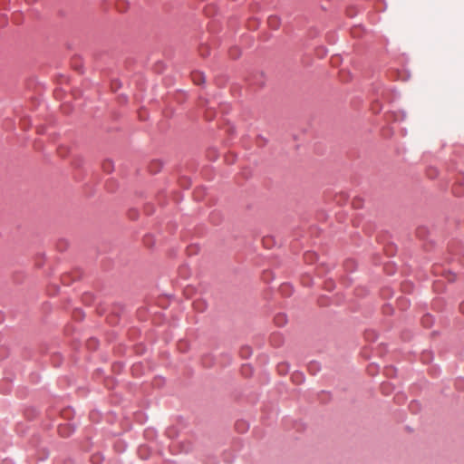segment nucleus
Here are the masks:
<instances>
[{
  "instance_id": "20e7f679",
  "label": "nucleus",
  "mask_w": 464,
  "mask_h": 464,
  "mask_svg": "<svg viewBox=\"0 0 464 464\" xmlns=\"http://www.w3.org/2000/svg\"><path fill=\"white\" fill-rule=\"evenodd\" d=\"M63 429H64V428H63V426H60V427H59V433H60L62 436H65V435H66V434L64 433V431H63Z\"/></svg>"
},
{
  "instance_id": "f257e3e1",
  "label": "nucleus",
  "mask_w": 464,
  "mask_h": 464,
  "mask_svg": "<svg viewBox=\"0 0 464 464\" xmlns=\"http://www.w3.org/2000/svg\"><path fill=\"white\" fill-rule=\"evenodd\" d=\"M193 81L195 82L196 84L199 85L204 82L205 77L201 73H195L193 75Z\"/></svg>"
},
{
  "instance_id": "39448f33",
  "label": "nucleus",
  "mask_w": 464,
  "mask_h": 464,
  "mask_svg": "<svg viewBox=\"0 0 464 464\" xmlns=\"http://www.w3.org/2000/svg\"><path fill=\"white\" fill-rule=\"evenodd\" d=\"M460 311L464 314V303L460 304Z\"/></svg>"
},
{
  "instance_id": "f03ea898",
  "label": "nucleus",
  "mask_w": 464,
  "mask_h": 464,
  "mask_svg": "<svg viewBox=\"0 0 464 464\" xmlns=\"http://www.w3.org/2000/svg\"><path fill=\"white\" fill-rule=\"evenodd\" d=\"M279 23H280L279 18L276 17V16H270L268 18L269 25L274 27V28H276L278 26Z\"/></svg>"
},
{
  "instance_id": "7ed1b4c3",
  "label": "nucleus",
  "mask_w": 464,
  "mask_h": 464,
  "mask_svg": "<svg viewBox=\"0 0 464 464\" xmlns=\"http://www.w3.org/2000/svg\"><path fill=\"white\" fill-rule=\"evenodd\" d=\"M276 324H284L285 323V318L284 315H278L276 318Z\"/></svg>"
},
{
  "instance_id": "423d86ee",
  "label": "nucleus",
  "mask_w": 464,
  "mask_h": 464,
  "mask_svg": "<svg viewBox=\"0 0 464 464\" xmlns=\"http://www.w3.org/2000/svg\"><path fill=\"white\" fill-rule=\"evenodd\" d=\"M424 320H426V323H429V317H426Z\"/></svg>"
},
{
  "instance_id": "0eeeda50",
  "label": "nucleus",
  "mask_w": 464,
  "mask_h": 464,
  "mask_svg": "<svg viewBox=\"0 0 464 464\" xmlns=\"http://www.w3.org/2000/svg\"><path fill=\"white\" fill-rule=\"evenodd\" d=\"M424 320H426V323H429V317H426Z\"/></svg>"
}]
</instances>
